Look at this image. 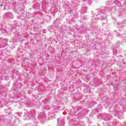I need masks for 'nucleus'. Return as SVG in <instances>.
<instances>
[{
    "label": "nucleus",
    "mask_w": 126,
    "mask_h": 126,
    "mask_svg": "<svg viewBox=\"0 0 126 126\" xmlns=\"http://www.w3.org/2000/svg\"><path fill=\"white\" fill-rule=\"evenodd\" d=\"M107 18V15L101 10H98L97 13L92 17V22L93 24H96V20L101 19V20H105Z\"/></svg>",
    "instance_id": "nucleus-1"
},
{
    "label": "nucleus",
    "mask_w": 126,
    "mask_h": 126,
    "mask_svg": "<svg viewBox=\"0 0 126 126\" xmlns=\"http://www.w3.org/2000/svg\"><path fill=\"white\" fill-rule=\"evenodd\" d=\"M36 111L35 110H31L28 114V117L30 120H35V115Z\"/></svg>",
    "instance_id": "nucleus-2"
},
{
    "label": "nucleus",
    "mask_w": 126,
    "mask_h": 126,
    "mask_svg": "<svg viewBox=\"0 0 126 126\" xmlns=\"http://www.w3.org/2000/svg\"><path fill=\"white\" fill-rule=\"evenodd\" d=\"M101 116L102 118V119H103L104 121H106V122L111 120V119L113 118V116H112V115L108 114H104L103 115H101Z\"/></svg>",
    "instance_id": "nucleus-3"
},
{
    "label": "nucleus",
    "mask_w": 126,
    "mask_h": 126,
    "mask_svg": "<svg viewBox=\"0 0 126 126\" xmlns=\"http://www.w3.org/2000/svg\"><path fill=\"white\" fill-rule=\"evenodd\" d=\"M116 112L117 113V115H118V118L120 120H122V119H124V117H123V113L121 112V109H120V107L119 106H116Z\"/></svg>",
    "instance_id": "nucleus-4"
},
{
    "label": "nucleus",
    "mask_w": 126,
    "mask_h": 126,
    "mask_svg": "<svg viewBox=\"0 0 126 126\" xmlns=\"http://www.w3.org/2000/svg\"><path fill=\"white\" fill-rule=\"evenodd\" d=\"M3 17L4 18H6V17H10V18H13V15L12 13H10L9 12H7L5 14L3 15Z\"/></svg>",
    "instance_id": "nucleus-5"
},
{
    "label": "nucleus",
    "mask_w": 126,
    "mask_h": 126,
    "mask_svg": "<svg viewBox=\"0 0 126 126\" xmlns=\"http://www.w3.org/2000/svg\"><path fill=\"white\" fill-rule=\"evenodd\" d=\"M58 120V123L59 125L57 126H63V118L61 119L59 118Z\"/></svg>",
    "instance_id": "nucleus-6"
},
{
    "label": "nucleus",
    "mask_w": 126,
    "mask_h": 126,
    "mask_svg": "<svg viewBox=\"0 0 126 126\" xmlns=\"http://www.w3.org/2000/svg\"><path fill=\"white\" fill-rule=\"evenodd\" d=\"M112 126H122V124L119 121L115 120L113 121Z\"/></svg>",
    "instance_id": "nucleus-7"
},
{
    "label": "nucleus",
    "mask_w": 126,
    "mask_h": 126,
    "mask_svg": "<svg viewBox=\"0 0 126 126\" xmlns=\"http://www.w3.org/2000/svg\"><path fill=\"white\" fill-rule=\"evenodd\" d=\"M38 118L39 119H43V120H45V119H46V114H45V112L39 113Z\"/></svg>",
    "instance_id": "nucleus-8"
},
{
    "label": "nucleus",
    "mask_w": 126,
    "mask_h": 126,
    "mask_svg": "<svg viewBox=\"0 0 126 126\" xmlns=\"http://www.w3.org/2000/svg\"><path fill=\"white\" fill-rule=\"evenodd\" d=\"M7 44V40L4 39L3 41H1V45L2 47H5Z\"/></svg>",
    "instance_id": "nucleus-9"
},
{
    "label": "nucleus",
    "mask_w": 126,
    "mask_h": 126,
    "mask_svg": "<svg viewBox=\"0 0 126 126\" xmlns=\"http://www.w3.org/2000/svg\"><path fill=\"white\" fill-rule=\"evenodd\" d=\"M87 11V7H82V12L83 13H86Z\"/></svg>",
    "instance_id": "nucleus-10"
},
{
    "label": "nucleus",
    "mask_w": 126,
    "mask_h": 126,
    "mask_svg": "<svg viewBox=\"0 0 126 126\" xmlns=\"http://www.w3.org/2000/svg\"><path fill=\"white\" fill-rule=\"evenodd\" d=\"M116 48H119V45L118 46H115V48L113 49V55H117V49H116Z\"/></svg>",
    "instance_id": "nucleus-11"
},
{
    "label": "nucleus",
    "mask_w": 126,
    "mask_h": 126,
    "mask_svg": "<svg viewBox=\"0 0 126 126\" xmlns=\"http://www.w3.org/2000/svg\"><path fill=\"white\" fill-rule=\"evenodd\" d=\"M84 1H88V3L89 4H91L92 3V0H85Z\"/></svg>",
    "instance_id": "nucleus-12"
},
{
    "label": "nucleus",
    "mask_w": 126,
    "mask_h": 126,
    "mask_svg": "<svg viewBox=\"0 0 126 126\" xmlns=\"http://www.w3.org/2000/svg\"><path fill=\"white\" fill-rule=\"evenodd\" d=\"M115 4H117V5H120V1L118 0H116L114 1Z\"/></svg>",
    "instance_id": "nucleus-13"
},
{
    "label": "nucleus",
    "mask_w": 126,
    "mask_h": 126,
    "mask_svg": "<svg viewBox=\"0 0 126 126\" xmlns=\"http://www.w3.org/2000/svg\"><path fill=\"white\" fill-rule=\"evenodd\" d=\"M1 33H5V30L4 29L1 28Z\"/></svg>",
    "instance_id": "nucleus-14"
},
{
    "label": "nucleus",
    "mask_w": 126,
    "mask_h": 126,
    "mask_svg": "<svg viewBox=\"0 0 126 126\" xmlns=\"http://www.w3.org/2000/svg\"><path fill=\"white\" fill-rule=\"evenodd\" d=\"M78 125H80V126H83V122H78Z\"/></svg>",
    "instance_id": "nucleus-15"
},
{
    "label": "nucleus",
    "mask_w": 126,
    "mask_h": 126,
    "mask_svg": "<svg viewBox=\"0 0 126 126\" xmlns=\"http://www.w3.org/2000/svg\"><path fill=\"white\" fill-rule=\"evenodd\" d=\"M104 9H108V7H105V8H104Z\"/></svg>",
    "instance_id": "nucleus-16"
},
{
    "label": "nucleus",
    "mask_w": 126,
    "mask_h": 126,
    "mask_svg": "<svg viewBox=\"0 0 126 126\" xmlns=\"http://www.w3.org/2000/svg\"><path fill=\"white\" fill-rule=\"evenodd\" d=\"M95 111H96V112H98V109H95Z\"/></svg>",
    "instance_id": "nucleus-17"
},
{
    "label": "nucleus",
    "mask_w": 126,
    "mask_h": 126,
    "mask_svg": "<svg viewBox=\"0 0 126 126\" xmlns=\"http://www.w3.org/2000/svg\"><path fill=\"white\" fill-rule=\"evenodd\" d=\"M102 24V25H105V23H103Z\"/></svg>",
    "instance_id": "nucleus-18"
},
{
    "label": "nucleus",
    "mask_w": 126,
    "mask_h": 126,
    "mask_svg": "<svg viewBox=\"0 0 126 126\" xmlns=\"http://www.w3.org/2000/svg\"><path fill=\"white\" fill-rule=\"evenodd\" d=\"M118 37H120V34H118L117 35Z\"/></svg>",
    "instance_id": "nucleus-19"
},
{
    "label": "nucleus",
    "mask_w": 126,
    "mask_h": 126,
    "mask_svg": "<svg viewBox=\"0 0 126 126\" xmlns=\"http://www.w3.org/2000/svg\"><path fill=\"white\" fill-rule=\"evenodd\" d=\"M63 114L64 115H65V113H64V112H63Z\"/></svg>",
    "instance_id": "nucleus-20"
},
{
    "label": "nucleus",
    "mask_w": 126,
    "mask_h": 126,
    "mask_svg": "<svg viewBox=\"0 0 126 126\" xmlns=\"http://www.w3.org/2000/svg\"><path fill=\"white\" fill-rule=\"evenodd\" d=\"M0 6H1V7L2 6V4H1V5H0Z\"/></svg>",
    "instance_id": "nucleus-21"
}]
</instances>
